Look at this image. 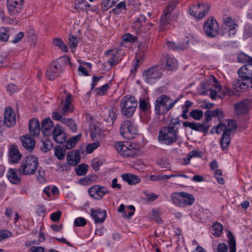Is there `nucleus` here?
Instances as JSON below:
<instances>
[{
	"mask_svg": "<svg viewBox=\"0 0 252 252\" xmlns=\"http://www.w3.org/2000/svg\"><path fill=\"white\" fill-rule=\"evenodd\" d=\"M22 157L18 147L15 145L11 146L9 151V160L10 162L15 163L20 160Z\"/></svg>",
	"mask_w": 252,
	"mask_h": 252,
	"instance_id": "a878e982",
	"label": "nucleus"
},
{
	"mask_svg": "<svg viewBox=\"0 0 252 252\" xmlns=\"http://www.w3.org/2000/svg\"><path fill=\"white\" fill-rule=\"evenodd\" d=\"M202 155V152L198 150H192L189 153V156L190 158H201Z\"/></svg>",
	"mask_w": 252,
	"mask_h": 252,
	"instance_id": "338daca9",
	"label": "nucleus"
},
{
	"mask_svg": "<svg viewBox=\"0 0 252 252\" xmlns=\"http://www.w3.org/2000/svg\"><path fill=\"white\" fill-rule=\"evenodd\" d=\"M17 171V169L12 168L9 169L7 171V177L12 184H17L20 182L21 179Z\"/></svg>",
	"mask_w": 252,
	"mask_h": 252,
	"instance_id": "473e14b6",
	"label": "nucleus"
},
{
	"mask_svg": "<svg viewBox=\"0 0 252 252\" xmlns=\"http://www.w3.org/2000/svg\"><path fill=\"white\" fill-rule=\"evenodd\" d=\"M210 8V5L208 3H198L197 5L190 6L189 12L192 16L201 19L205 17L208 14Z\"/></svg>",
	"mask_w": 252,
	"mask_h": 252,
	"instance_id": "6e6552de",
	"label": "nucleus"
},
{
	"mask_svg": "<svg viewBox=\"0 0 252 252\" xmlns=\"http://www.w3.org/2000/svg\"><path fill=\"white\" fill-rule=\"evenodd\" d=\"M81 137V134H78L77 135L69 138L65 143V148L68 150L73 148L80 140Z\"/></svg>",
	"mask_w": 252,
	"mask_h": 252,
	"instance_id": "58836bf2",
	"label": "nucleus"
},
{
	"mask_svg": "<svg viewBox=\"0 0 252 252\" xmlns=\"http://www.w3.org/2000/svg\"><path fill=\"white\" fill-rule=\"evenodd\" d=\"M122 179L129 185H134L140 181V178L131 173H124L122 175Z\"/></svg>",
	"mask_w": 252,
	"mask_h": 252,
	"instance_id": "2f4dec72",
	"label": "nucleus"
},
{
	"mask_svg": "<svg viewBox=\"0 0 252 252\" xmlns=\"http://www.w3.org/2000/svg\"><path fill=\"white\" fill-rule=\"evenodd\" d=\"M21 141L23 147L28 151H32L34 147L35 144V140L29 135L23 136L21 137Z\"/></svg>",
	"mask_w": 252,
	"mask_h": 252,
	"instance_id": "cd10ccee",
	"label": "nucleus"
},
{
	"mask_svg": "<svg viewBox=\"0 0 252 252\" xmlns=\"http://www.w3.org/2000/svg\"><path fill=\"white\" fill-rule=\"evenodd\" d=\"M137 106V101L133 96L126 95L124 96L121 103L122 114L130 117L133 115Z\"/></svg>",
	"mask_w": 252,
	"mask_h": 252,
	"instance_id": "423d86ee",
	"label": "nucleus"
},
{
	"mask_svg": "<svg viewBox=\"0 0 252 252\" xmlns=\"http://www.w3.org/2000/svg\"><path fill=\"white\" fill-rule=\"evenodd\" d=\"M52 134L54 141L59 144H62L66 141V133L63 128L59 125L54 127Z\"/></svg>",
	"mask_w": 252,
	"mask_h": 252,
	"instance_id": "412c9836",
	"label": "nucleus"
},
{
	"mask_svg": "<svg viewBox=\"0 0 252 252\" xmlns=\"http://www.w3.org/2000/svg\"><path fill=\"white\" fill-rule=\"evenodd\" d=\"M120 132L124 138L130 140L137 134L138 129L133 122L126 120L122 124Z\"/></svg>",
	"mask_w": 252,
	"mask_h": 252,
	"instance_id": "0eeeda50",
	"label": "nucleus"
},
{
	"mask_svg": "<svg viewBox=\"0 0 252 252\" xmlns=\"http://www.w3.org/2000/svg\"><path fill=\"white\" fill-rule=\"evenodd\" d=\"M69 45L70 48H75L78 45V40L77 38L73 35L69 36Z\"/></svg>",
	"mask_w": 252,
	"mask_h": 252,
	"instance_id": "680f3d73",
	"label": "nucleus"
},
{
	"mask_svg": "<svg viewBox=\"0 0 252 252\" xmlns=\"http://www.w3.org/2000/svg\"><path fill=\"white\" fill-rule=\"evenodd\" d=\"M100 146V142L99 141H96L93 143L88 144L86 148V152L87 153L91 154L94 150L97 149Z\"/></svg>",
	"mask_w": 252,
	"mask_h": 252,
	"instance_id": "4d7b16f0",
	"label": "nucleus"
},
{
	"mask_svg": "<svg viewBox=\"0 0 252 252\" xmlns=\"http://www.w3.org/2000/svg\"><path fill=\"white\" fill-rule=\"evenodd\" d=\"M230 130L228 129L223 132L220 139V145L223 151L227 150V147L230 144Z\"/></svg>",
	"mask_w": 252,
	"mask_h": 252,
	"instance_id": "c756f323",
	"label": "nucleus"
},
{
	"mask_svg": "<svg viewBox=\"0 0 252 252\" xmlns=\"http://www.w3.org/2000/svg\"><path fill=\"white\" fill-rule=\"evenodd\" d=\"M29 129L31 135L32 137L39 136L41 127L39 121L36 118H32L29 122Z\"/></svg>",
	"mask_w": 252,
	"mask_h": 252,
	"instance_id": "5701e85b",
	"label": "nucleus"
},
{
	"mask_svg": "<svg viewBox=\"0 0 252 252\" xmlns=\"http://www.w3.org/2000/svg\"><path fill=\"white\" fill-rule=\"evenodd\" d=\"M214 176L219 184L222 185L224 183V180L223 178L221 177L222 172L221 170H216L215 172Z\"/></svg>",
	"mask_w": 252,
	"mask_h": 252,
	"instance_id": "052dcab7",
	"label": "nucleus"
},
{
	"mask_svg": "<svg viewBox=\"0 0 252 252\" xmlns=\"http://www.w3.org/2000/svg\"><path fill=\"white\" fill-rule=\"evenodd\" d=\"M115 148L121 156L125 157H132L139 153V150L136 148V145L130 142H116Z\"/></svg>",
	"mask_w": 252,
	"mask_h": 252,
	"instance_id": "7ed1b4c3",
	"label": "nucleus"
},
{
	"mask_svg": "<svg viewBox=\"0 0 252 252\" xmlns=\"http://www.w3.org/2000/svg\"><path fill=\"white\" fill-rule=\"evenodd\" d=\"M228 244L230 248L229 252H236V242L234 236L230 231L228 232Z\"/></svg>",
	"mask_w": 252,
	"mask_h": 252,
	"instance_id": "09e8293b",
	"label": "nucleus"
},
{
	"mask_svg": "<svg viewBox=\"0 0 252 252\" xmlns=\"http://www.w3.org/2000/svg\"><path fill=\"white\" fill-rule=\"evenodd\" d=\"M225 28L228 30L230 35H234L236 32L238 25L234 22L231 17H227L224 21Z\"/></svg>",
	"mask_w": 252,
	"mask_h": 252,
	"instance_id": "c85d7f7f",
	"label": "nucleus"
},
{
	"mask_svg": "<svg viewBox=\"0 0 252 252\" xmlns=\"http://www.w3.org/2000/svg\"><path fill=\"white\" fill-rule=\"evenodd\" d=\"M11 236L12 233L10 231L5 230H0V241Z\"/></svg>",
	"mask_w": 252,
	"mask_h": 252,
	"instance_id": "e2e57ef3",
	"label": "nucleus"
},
{
	"mask_svg": "<svg viewBox=\"0 0 252 252\" xmlns=\"http://www.w3.org/2000/svg\"><path fill=\"white\" fill-rule=\"evenodd\" d=\"M88 192L90 196L96 200H100L109 191L105 187L99 185H94L91 187Z\"/></svg>",
	"mask_w": 252,
	"mask_h": 252,
	"instance_id": "4468645a",
	"label": "nucleus"
},
{
	"mask_svg": "<svg viewBox=\"0 0 252 252\" xmlns=\"http://www.w3.org/2000/svg\"><path fill=\"white\" fill-rule=\"evenodd\" d=\"M91 215L96 223H101L105 220L107 215L106 211L101 209L95 210L92 208L90 210Z\"/></svg>",
	"mask_w": 252,
	"mask_h": 252,
	"instance_id": "b1692460",
	"label": "nucleus"
},
{
	"mask_svg": "<svg viewBox=\"0 0 252 252\" xmlns=\"http://www.w3.org/2000/svg\"><path fill=\"white\" fill-rule=\"evenodd\" d=\"M178 132L171 127L164 126L159 131L158 140L167 145H171L176 142L178 139Z\"/></svg>",
	"mask_w": 252,
	"mask_h": 252,
	"instance_id": "20e7f679",
	"label": "nucleus"
},
{
	"mask_svg": "<svg viewBox=\"0 0 252 252\" xmlns=\"http://www.w3.org/2000/svg\"><path fill=\"white\" fill-rule=\"evenodd\" d=\"M183 208L191 206L195 202V199L192 194L182 191Z\"/></svg>",
	"mask_w": 252,
	"mask_h": 252,
	"instance_id": "72a5a7b5",
	"label": "nucleus"
},
{
	"mask_svg": "<svg viewBox=\"0 0 252 252\" xmlns=\"http://www.w3.org/2000/svg\"><path fill=\"white\" fill-rule=\"evenodd\" d=\"M165 62V69L168 70H173L177 68V61L173 57L166 56L164 58Z\"/></svg>",
	"mask_w": 252,
	"mask_h": 252,
	"instance_id": "f704fd0d",
	"label": "nucleus"
},
{
	"mask_svg": "<svg viewBox=\"0 0 252 252\" xmlns=\"http://www.w3.org/2000/svg\"><path fill=\"white\" fill-rule=\"evenodd\" d=\"M166 45L169 49L174 50H183L187 48L188 44V42L175 43L174 42L168 41Z\"/></svg>",
	"mask_w": 252,
	"mask_h": 252,
	"instance_id": "e433bc0d",
	"label": "nucleus"
},
{
	"mask_svg": "<svg viewBox=\"0 0 252 252\" xmlns=\"http://www.w3.org/2000/svg\"><path fill=\"white\" fill-rule=\"evenodd\" d=\"M139 108L141 111L149 115L150 113L151 105L150 103L144 99L139 101Z\"/></svg>",
	"mask_w": 252,
	"mask_h": 252,
	"instance_id": "a19ab883",
	"label": "nucleus"
},
{
	"mask_svg": "<svg viewBox=\"0 0 252 252\" xmlns=\"http://www.w3.org/2000/svg\"><path fill=\"white\" fill-rule=\"evenodd\" d=\"M16 116L14 111L10 107H6L4 113V124L7 127L15 125Z\"/></svg>",
	"mask_w": 252,
	"mask_h": 252,
	"instance_id": "aec40b11",
	"label": "nucleus"
},
{
	"mask_svg": "<svg viewBox=\"0 0 252 252\" xmlns=\"http://www.w3.org/2000/svg\"><path fill=\"white\" fill-rule=\"evenodd\" d=\"M126 8V3L125 1H123L118 3L115 7L112 9L111 12L116 15H119L122 12L123 10H125Z\"/></svg>",
	"mask_w": 252,
	"mask_h": 252,
	"instance_id": "79ce46f5",
	"label": "nucleus"
},
{
	"mask_svg": "<svg viewBox=\"0 0 252 252\" xmlns=\"http://www.w3.org/2000/svg\"><path fill=\"white\" fill-rule=\"evenodd\" d=\"M66 160L68 165L74 166L77 165L80 161V153L77 151H72L67 154Z\"/></svg>",
	"mask_w": 252,
	"mask_h": 252,
	"instance_id": "bb28decb",
	"label": "nucleus"
},
{
	"mask_svg": "<svg viewBox=\"0 0 252 252\" xmlns=\"http://www.w3.org/2000/svg\"><path fill=\"white\" fill-rule=\"evenodd\" d=\"M13 33L14 31L12 28L4 27H1L0 29V41H7L9 36Z\"/></svg>",
	"mask_w": 252,
	"mask_h": 252,
	"instance_id": "7c9ffc66",
	"label": "nucleus"
},
{
	"mask_svg": "<svg viewBox=\"0 0 252 252\" xmlns=\"http://www.w3.org/2000/svg\"><path fill=\"white\" fill-rule=\"evenodd\" d=\"M85 0H75L74 7L78 12L85 11L87 13V9L85 8Z\"/></svg>",
	"mask_w": 252,
	"mask_h": 252,
	"instance_id": "49530a36",
	"label": "nucleus"
},
{
	"mask_svg": "<svg viewBox=\"0 0 252 252\" xmlns=\"http://www.w3.org/2000/svg\"><path fill=\"white\" fill-rule=\"evenodd\" d=\"M52 141L48 138H46L45 141L42 142V147L41 149L44 152H47L52 149Z\"/></svg>",
	"mask_w": 252,
	"mask_h": 252,
	"instance_id": "6e6d98bb",
	"label": "nucleus"
},
{
	"mask_svg": "<svg viewBox=\"0 0 252 252\" xmlns=\"http://www.w3.org/2000/svg\"><path fill=\"white\" fill-rule=\"evenodd\" d=\"M117 52L114 50H108L105 52L106 55L110 56L107 63L111 66L116 65L119 62V59L117 56Z\"/></svg>",
	"mask_w": 252,
	"mask_h": 252,
	"instance_id": "4c0bfd02",
	"label": "nucleus"
},
{
	"mask_svg": "<svg viewBox=\"0 0 252 252\" xmlns=\"http://www.w3.org/2000/svg\"><path fill=\"white\" fill-rule=\"evenodd\" d=\"M147 18L143 14H140L132 24L131 27L137 33H144V23L146 22Z\"/></svg>",
	"mask_w": 252,
	"mask_h": 252,
	"instance_id": "4be33fe9",
	"label": "nucleus"
},
{
	"mask_svg": "<svg viewBox=\"0 0 252 252\" xmlns=\"http://www.w3.org/2000/svg\"><path fill=\"white\" fill-rule=\"evenodd\" d=\"M52 117L54 120L60 121L66 125L72 132H75L77 131V126L73 119L63 117L59 112H53Z\"/></svg>",
	"mask_w": 252,
	"mask_h": 252,
	"instance_id": "ddd939ff",
	"label": "nucleus"
},
{
	"mask_svg": "<svg viewBox=\"0 0 252 252\" xmlns=\"http://www.w3.org/2000/svg\"><path fill=\"white\" fill-rule=\"evenodd\" d=\"M111 0H102V9L103 11H107L108 9L112 7Z\"/></svg>",
	"mask_w": 252,
	"mask_h": 252,
	"instance_id": "69168bd1",
	"label": "nucleus"
},
{
	"mask_svg": "<svg viewBox=\"0 0 252 252\" xmlns=\"http://www.w3.org/2000/svg\"><path fill=\"white\" fill-rule=\"evenodd\" d=\"M62 215V212L60 211L52 213L50 215L51 220L54 222L58 221L60 219Z\"/></svg>",
	"mask_w": 252,
	"mask_h": 252,
	"instance_id": "0e129e2a",
	"label": "nucleus"
},
{
	"mask_svg": "<svg viewBox=\"0 0 252 252\" xmlns=\"http://www.w3.org/2000/svg\"><path fill=\"white\" fill-rule=\"evenodd\" d=\"M252 67H249V65L241 67L238 70V73L240 78L250 77L249 75L251 74Z\"/></svg>",
	"mask_w": 252,
	"mask_h": 252,
	"instance_id": "ea45409f",
	"label": "nucleus"
},
{
	"mask_svg": "<svg viewBox=\"0 0 252 252\" xmlns=\"http://www.w3.org/2000/svg\"><path fill=\"white\" fill-rule=\"evenodd\" d=\"M174 6V4L170 5L164 10L160 19L159 30L160 31H165L170 28V13Z\"/></svg>",
	"mask_w": 252,
	"mask_h": 252,
	"instance_id": "9d476101",
	"label": "nucleus"
},
{
	"mask_svg": "<svg viewBox=\"0 0 252 252\" xmlns=\"http://www.w3.org/2000/svg\"><path fill=\"white\" fill-rule=\"evenodd\" d=\"M163 68L161 65H155L145 70L142 77L145 82L152 84L159 80L163 75Z\"/></svg>",
	"mask_w": 252,
	"mask_h": 252,
	"instance_id": "39448f33",
	"label": "nucleus"
},
{
	"mask_svg": "<svg viewBox=\"0 0 252 252\" xmlns=\"http://www.w3.org/2000/svg\"><path fill=\"white\" fill-rule=\"evenodd\" d=\"M17 87L13 84H8L6 87V90L9 94L11 95L17 91Z\"/></svg>",
	"mask_w": 252,
	"mask_h": 252,
	"instance_id": "774afa93",
	"label": "nucleus"
},
{
	"mask_svg": "<svg viewBox=\"0 0 252 252\" xmlns=\"http://www.w3.org/2000/svg\"><path fill=\"white\" fill-rule=\"evenodd\" d=\"M66 148L64 147L58 146L55 150V155L59 159L62 160L64 158L66 153Z\"/></svg>",
	"mask_w": 252,
	"mask_h": 252,
	"instance_id": "c03bdc74",
	"label": "nucleus"
},
{
	"mask_svg": "<svg viewBox=\"0 0 252 252\" xmlns=\"http://www.w3.org/2000/svg\"><path fill=\"white\" fill-rule=\"evenodd\" d=\"M58 112L62 116L66 115L72 111V106L71 103V95L68 94L64 100H62L58 107Z\"/></svg>",
	"mask_w": 252,
	"mask_h": 252,
	"instance_id": "dca6fc26",
	"label": "nucleus"
},
{
	"mask_svg": "<svg viewBox=\"0 0 252 252\" xmlns=\"http://www.w3.org/2000/svg\"><path fill=\"white\" fill-rule=\"evenodd\" d=\"M183 126L185 127H189L197 131L203 132L205 135L207 133L210 126L209 125L205 124V123L199 124L195 123L194 122H189L188 121L184 122L183 123Z\"/></svg>",
	"mask_w": 252,
	"mask_h": 252,
	"instance_id": "a211bd4d",
	"label": "nucleus"
},
{
	"mask_svg": "<svg viewBox=\"0 0 252 252\" xmlns=\"http://www.w3.org/2000/svg\"><path fill=\"white\" fill-rule=\"evenodd\" d=\"M89 169V166L86 164H81L79 165L76 168V174L78 176H84L85 175Z\"/></svg>",
	"mask_w": 252,
	"mask_h": 252,
	"instance_id": "37998d69",
	"label": "nucleus"
},
{
	"mask_svg": "<svg viewBox=\"0 0 252 252\" xmlns=\"http://www.w3.org/2000/svg\"><path fill=\"white\" fill-rule=\"evenodd\" d=\"M87 221L85 219L82 217H78L75 219L74 221V225L75 226L83 227L86 225Z\"/></svg>",
	"mask_w": 252,
	"mask_h": 252,
	"instance_id": "13d9d810",
	"label": "nucleus"
},
{
	"mask_svg": "<svg viewBox=\"0 0 252 252\" xmlns=\"http://www.w3.org/2000/svg\"><path fill=\"white\" fill-rule=\"evenodd\" d=\"M63 71L62 66L57 61L52 62L46 71L47 77L50 80H54L59 76Z\"/></svg>",
	"mask_w": 252,
	"mask_h": 252,
	"instance_id": "f8f14e48",
	"label": "nucleus"
},
{
	"mask_svg": "<svg viewBox=\"0 0 252 252\" xmlns=\"http://www.w3.org/2000/svg\"><path fill=\"white\" fill-rule=\"evenodd\" d=\"M215 129L216 132L218 134L220 133L222 131H224L227 129V126L225 124L223 123H220L217 126L212 128L210 131L211 133H214V130Z\"/></svg>",
	"mask_w": 252,
	"mask_h": 252,
	"instance_id": "864d4df0",
	"label": "nucleus"
},
{
	"mask_svg": "<svg viewBox=\"0 0 252 252\" xmlns=\"http://www.w3.org/2000/svg\"><path fill=\"white\" fill-rule=\"evenodd\" d=\"M24 2L7 1V7L9 14L11 16H17L22 11Z\"/></svg>",
	"mask_w": 252,
	"mask_h": 252,
	"instance_id": "f3484780",
	"label": "nucleus"
},
{
	"mask_svg": "<svg viewBox=\"0 0 252 252\" xmlns=\"http://www.w3.org/2000/svg\"><path fill=\"white\" fill-rule=\"evenodd\" d=\"M252 78H240L233 81V86L234 89L238 92L247 91L249 88H252Z\"/></svg>",
	"mask_w": 252,
	"mask_h": 252,
	"instance_id": "9b49d317",
	"label": "nucleus"
},
{
	"mask_svg": "<svg viewBox=\"0 0 252 252\" xmlns=\"http://www.w3.org/2000/svg\"><path fill=\"white\" fill-rule=\"evenodd\" d=\"M54 124L50 118H45L41 122V130L45 136L52 135Z\"/></svg>",
	"mask_w": 252,
	"mask_h": 252,
	"instance_id": "393cba45",
	"label": "nucleus"
},
{
	"mask_svg": "<svg viewBox=\"0 0 252 252\" xmlns=\"http://www.w3.org/2000/svg\"><path fill=\"white\" fill-rule=\"evenodd\" d=\"M38 166V158L34 156H30L22 160L18 171L20 174L23 175L33 174Z\"/></svg>",
	"mask_w": 252,
	"mask_h": 252,
	"instance_id": "f03ea898",
	"label": "nucleus"
},
{
	"mask_svg": "<svg viewBox=\"0 0 252 252\" xmlns=\"http://www.w3.org/2000/svg\"><path fill=\"white\" fill-rule=\"evenodd\" d=\"M170 198L172 202L176 206L183 208L182 191L174 192L171 194Z\"/></svg>",
	"mask_w": 252,
	"mask_h": 252,
	"instance_id": "c9c22d12",
	"label": "nucleus"
},
{
	"mask_svg": "<svg viewBox=\"0 0 252 252\" xmlns=\"http://www.w3.org/2000/svg\"><path fill=\"white\" fill-rule=\"evenodd\" d=\"M109 88V85L108 84H105L101 87L95 88L94 91L97 95H103L106 94Z\"/></svg>",
	"mask_w": 252,
	"mask_h": 252,
	"instance_id": "603ef678",
	"label": "nucleus"
},
{
	"mask_svg": "<svg viewBox=\"0 0 252 252\" xmlns=\"http://www.w3.org/2000/svg\"><path fill=\"white\" fill-rule=\"evenodd\" d=\"M203 31L207 36L216 37L219 33V26L217 21L213 17H209L204 23Z\"/></svg>",
	"mask_w": 252,
	"mask_h": 252,
	"instance_id": "1a4fd4ad",
	"label": "nucleus"
},
{
	"mask_svg": "<svg viewBox=\"0 0 252 252\" xmlns=\"http://www.w3.org/2000/svg\"><path fill=\"white\" fill-rule=\"evenodd\" d=\"M53 42L54 45L58 47L63 51L64 52H68V50L67 46L61 38H55L53 39Z\"/></svg>",
	"mask_w": 252,
	"mask_h": 252,
	"instance_id": "a18cd8bd",
	"label": "nucleus"
},
{
	"mask_svg": "<svg viewBox=\"0 0 252 252\" xmlns=\"http://www.w3.org/2000/svg\"><path fill=\"white\" fill-rule=\"evenodd\" d=\"M189 115L193 119L199 120L202 118L203 112L201 110L194 109L190 112Z\"/></svg>",
	"mask_w": 252,
	"mask_h": 252,
	"instance_id": "8fccbe9b",
	"label": "nucleus"
},
{
	"mask_svg": "<svg viewBox=\"0 0 252 252\" xmlns=\"http://www.w3.org/2000/svg\"><path fill=\"white\" fill-rule=\"evenodd\" d=\"M179 100V98L173 100L168 95H160L157 98L154 103L155 114L158 116L167 114Z\"/></svg>",
	"mask_w": 252,
	"mask_h": 252,
	"instance_id": "f257e3e1",
	"label": "nucleus"
},
{
	"mask_svg": "<svg viewBox=\"0 0 252 252\" xmlns=\"http://www.w3.org/2000/svg\"><path fill=\"white\" fill-rule=\"evenodd\" d=\"M118 109L115 107H109L101 112L100 115L104 121L113 124L117 118Z\"/></svg>",
	"mask_w": 252,
	"mask_h": 252,
	"instance_id": "2eb2a0df",
	"label": "nucleus"
},
{
	"mask_svg": "<svg viewBox=\"0 0 252 252\" xmlns=\"http://www.w3.org/2000/svg\"><path fill=\"white\" fill-rule=\"evenodd\" d=\"M180 120H179V118H171L170 123L169 124L168 126H167V127H171L173 128L174 130L177 129V131H179V128L180 126Z\"/></svg>",
	"mask_w": 252,
	"mask_h": 252,
	"instance_id": "3c124183",
	"label": "nucleus"
},
{
	"mask_svg": "<svg viewBox=\"0 0 252 252\" xmlns=\"http://www.w3.org/2000/svg\"><path fill=\"white\" fill-rule=\"evenodd\" d=\"M123 39L124 41L130 43H135L137 41V37L130 33H126L123 35Z\"/></svg>",
	"mask_w": 252,
	"mask_h": 252,
	"instance_id": "5fc2aeb1",
	"label": "nucleus"
},
{
	"mask_svg": "<svg viewBox=\"0 0 252 252\" xmlns=\"http://www.w3.org/2000/svg\"><path fill=\"white\" fill-rule=\"evenodd\" d=\"M212 228L213 230L214 231L213 233L214 235L218 237L221 234L223 230V226L220 223L218 222H215L213 224Z\"/></svg>",
	"mask_w": 252,
	"mask_h": 252,
	"instance_id": "de8ad7c7",
	"label": "nucleus"
},
{
	"mask_svg": "<svg viewBox=\"0 0 252 252\" xmlns=\"http://www.w3.org/2000/svg\"><path fill=\"white\" fill-rule=\"evenodd\" d=\"M157 163L161 168H168L170 167V163L165 158L158 159Z\"/></svg>",
	"mask_w": 252,
	"mask_h": 252,
	"instance_id": "bf43d9fd",
	"label": "nucleus"
},
{
	"mask_svg": "<svg viewBox=\"0 0 252 252\" xmlns=\"http://www.w3.org/2000/svg\"><path fill=\"white\" fill-rule=\"evenodd\" d=\"M251 101L248 99H244L234 105V109L237 115L240 116L247 113L249 111Z\"/></svg>",
	"mask_w": 252,
	"mask_h": 252,
	"instance_id": "6ab92c4d",
	"label": "nucleus"
}]
</instances>
